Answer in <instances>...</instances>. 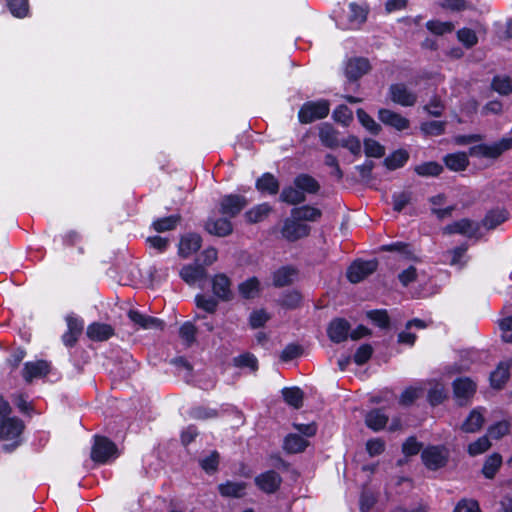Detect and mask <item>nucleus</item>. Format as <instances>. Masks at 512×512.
Instances as JSON below:
<instances>
[{"label": "nucleus", "instance_id": "41", "mask_svg": "<svg viewBox=\"0 0 512 512\" xmlns=\"http://www.w3.org/2000/svg\"><path fill=\"white\" fill-rule=\"evenodd\" d=\"M502 464V456L499 453H494L489 456L482 468V473L488 479L494 478L496 472Z\"/></svg>", "mask_w": 512, "mask_h": 512}, {"label": "nucleus", "instance_id": "10", "mask_svg": "<svg viewBox=\"0 0 512 512\" xmlns=\"http://www.w3.org/2000/svg\"><path fill=\"white\" fill-rule=\"evenodd\" d=\"M204 230L210 235L227 237L233 232L231 221L225 217L210 216L204 223Z\"/></svg>", "mask_w": 512, "mask_h": 512}, {"label": "nucleus", "instance_id": "12", "mask_svg": "<svg viewBox=\"0 0 512 512\" xmlns=\"http://www.w3.org/2000/svg\"><path fill=\"white\" fill-rule=\"evenodd\" d=\"M378 119L387 126L393 127L398 131H403L409 128L410 121L393 110L381 108L378 111Z\"/></svg>", "mask_w": 512, "mask_h": 512}, {"label": "nucleus", "instance_id": "4", "mask_svg": "<svg viewBox=\"0 0 512 512\" xmlns=\"http://www.w3.org/2000/svg\"><path fill=\"white\" fill-rule=\"evenodd\" d=\"M512 148V138H503L499 142L488 144H479L469 149L471 156L483 158H498L503 152Z\"/></svg>", "mask_w": 512, "mask_h": 512}, {"label": "nucleus", "instance_id": "8", "mask_svg": "<svg viewBox=\"0 0 512 512\" xmlns=\"http://www.w3.org/2000/svg\"><path fill=\"white\" fill-rule=\"evenodd\" d=\"M311 227L307 224L301 223L293 216L285 219L281 234L284 239L289 242H295L301 238L307 237L310 234Z\"/></svg>", "mask_w": 512, "mask_h": 512}, {"label": "nucleus", "instance_id": "46", "mask_svg": "<svg viewBox=\"0 0 512 512\" xmlns=\"http://www.w3.org/2000/svg\"><path fill=\"white\" fill-rule=\"evenodd\" d=\"M445 127L446 122L444 121H428L421 124L420 130L428 136H440L444 134Z\"/></svg>", "mask_w": 512, "mask_h": 512}, {"label": "nucleus", "instance_id": "59", "mask_svg": "<svg viewBox=\"0 0 512 512\" xmlns=\"http://www.w3.org/2000/svg\"><path fill=\"white\" fill-rule=\"evenodd\" d=\"M340 146L349 150L354 156L361 154V142L359 138L354 135H349L347 138L342 139Z\"/></svg>", "mask_w": 512, "mask_h": 512}, {"label": "nucleus", "instance_id": "9", "mask_svg": "<svg viewBox=\"0 0 512 512\" xmlns=\"http://www.w3.org/2000/svg\"><path fill=\"white\" fill-rule=\"evenodd\" d=\"M476 392V384L469 378H457L453 382L454 397L459 406L467 405Z\"/></svg>", "mask_w": 512, "mask_h": 512}, {"label": "nucleus", "instance_id": "39", "mask_svg": "<svg viewBox=\"0 0 512 512\" xmlns=\"http://www.w3.org/2000/svg\"><path fill=\"white\" fill-rule=\"evenodd\" d=\"M491 88L501 95L512 93V78L507 75H497L492 79Z\"/></svg>", "mask_w": 512, "mask_h": 512}, {"label": "nucleus", "instance_id": "40", "mask_svg": "<svg viewBox=\"0 0 512 512\" xmlns=\"http://www.w3.org/2000/svg\"><path fill=\"white\" fill-rule=\"evenodd\" d=\"M359 122L373 135H378L382 127L378 124L364 109L359 108L356 111Z\"/></svg>", "mask_w": 512, "mask_h": 512}, {"label": "nucleus", "instance_id": "64", "mask_svg": "<svg viewBox=\"0 0 512 512\" xmlns=\"http://www.w3.org/2000/svg\"><path fill=\"white\" fill-rule=\"evenodd\" d=\"M499 327L502 331L503 341L512 343V315L500 320Z\"/></svg>", "mask_w": 512, "mask_h": 512}, {"label": "nucleus", "instance_id": "27", "mask_svg": "<svg viewBox=\"0 0 512 512\" xmlns=\"http://www.w3.org/2000/svg\"><path fill=\"white\" fill-rule=\"evenodd\" d=\"M294 185L300 189L304 194H316L320 190V184L318 181L308 175V174H300L294 179Z\"/></svg>", "mask_w": 512, "mask_h": 512}, {"label": "nucleus", "instance_id": "18", "mask_svg": "<svg viewBox=\"0 0 512 512\" xmlns=\"http://www.w3.org/2000/svg\"><path fill=\"white\" fill-rule=\"evenodd\" d=\"M50 371L48 362L39 360L36 362H27L24 366L23 377L26 382L30 383L34 378L46 376Z\"/></svg>", "mask_w": 512, "mask_h": 512}, {"label": "nucleus", "instance_id": "55", "mask_svg": "<svg viewBox=\"0 0 512 512\" xmlns=\"http://www.w3.org/2000/svg\"><path fill=\"white\" fill-rule=\"evenodd\" d=\"M412 192L411 191H402L399 193H395L392 196L393 199V209L397 212H401L406 205H408L412 200Z\"/></svg>", "mask_w": 512, "mask_h": 512}, {"label": "nucleus", "instance_id": "21", "mask_svg": "<svg viewBox=\"0 0 512 512\" xmlns=\"http://www.w3.org/2000/svg\"><path fill=\"white\" fill-rule=\"evenodd\" d=\"M128 317L133 323L139 325L143 329L162 330L164 328V322L162 320L156 317L141 314L135 310H130L128 312Z\"/></svg>", "mask_w": 512, "mask_h": 512}, {"label": "nucleus", "instance_id": "1", "mask_svg": "<svg viewBox=\"0 0 512 512\" xmlns=\"http://www.w3.org/2000/svg\"><path fill=\"white\" fill-rule=\"evenodd\" d=\"M449 450L445 446H429L421 453V459L427 469L436 471L445 467L449 460Z\"/></svg>", "mask_w": 512, "mask_h": 512}, {"label": "nucleus", "instance_id": "24", "mask_svg": "<svg viewBox=\"0 0 512 512\" xmlns=\"http://www.w3.org/2000/svg\"><path fill=\"white\" fill-rule=\"evenodd\" d=\"M484 421L485 419L480 409H473L462 423L460 429L465 433H476L482 428Z\"/></svg>", "mask_w": 512, "mask_h": 512}, {"label": "nucleus", "instance_id": "56", "mask_svg": "<svg viewBox=\"0 0 512 512\" xmlns=\"http://www.w3.org/2000/svg\"><path fill=\"white\" fill-rule=\"evenodd\" d=\"M510 431V424L507 421H500L488 428V435L493 439H500Z\"/></svg>", "mask_w": 512, "mask_h": 512}, {"label": "nucleus", "instance_id": "29", "mask_svg": "<svg viewBox=\"0 0 512 512\" xmlns=\"http://www.w3.org/2000/svg\"><path fill=\"white\" fill-rule=\"evenodd\" d=\"M180 276L188 284H194L206 276V270L202 265H186L180 271Z\"/></svg>", "mask_w": 512, "mask_h": 512}, {"label": "nucleus", "instance_id": "31", "mask_svg": "<svg viewBox=\"0 0 512 512\" xmlns=\"http://www.w3.org/2000/svg\"><path fill=\"white\" fill-rule=\"evenodd\" d=\"M246 487L247 484L245 482L227 481L226 483L220 484L218 490L224 497L240 498L244 496Z\"/></svg>", "mask_w": 512, "mask_h": 512}, {"label": "nucleus", "instance_id": "43", "mask_svg": "<svg viewBox=\"0 0 512 512\" xmlns=\"http://www.w3.org/2000/svg\"><path fill=\"white\" fill-rule=\"evenodd\" d=\"M238 289L244 298H254L259 292V281L256 277L249 278L241 283Z\"/></svg>", "mask_w": 512, "mask_h": 512}, {"label": "nucleus", "instance_id": "13", "mask_svg": "<svg viewBox=\"0 0 512 512\" xmlns=\"http://www.w3.org/2000/svg\"><path fill=\"white\" fill-rule=\"evenodd\" d=\"M282 483L281 476L274 470L261 473L255 478L256 486L267 494L275 493Z\"/></svg>", "mask_w": 512, "mask_h": 512}, {"label": "nucleus", "instance_id": "30", "mask_svg": "<svg viewBox=\"0 0 512 512\" xmlns=\"http://www.w3.org/2000/svg\"><path fill=\"white\" fill-rule=\"evenodd\" d=\"M508 219V212L505 209L490 210L482 220V225L488 229H495Z\"/></svg>", "mask_w": 512, "mask_h": 512}, {"label": "nucleus", "instance_id": "14", "mask_svg": "<svg viewBox=\"0 0 512 512\" xmlns=\"http://www.w3.org/2000/svg\"><path fill=\"white\" fill-rule=\"evenodd\" d=\"M24 423L17 417H8L0 421V439L13 440L21 435Z\"/></svg>", "mask_w": 512, "mask_h": 512}, {"label": "nucleus", "instance_id": "50", "mask_svg": "<svg viewBox=\"0 0 512 512\" xmlns=\"http://www.w3.org/2000/svg\"><path fill=\"white\" fill-rule=\"evenodd\" d=\"M302 300V296L297 291H290L284 294L281 299L278 300L279 305L288 309L297 308Z\"/></svg>", "mask_w": 512, "mask_h": 512}, {"label": "nucleus", "instance_id": "49", "mask_svg": "<svg viewBox=\"0 0 512 512\" xmlns=\"http://www.w3.org/2000/svg\"><path fill=\"white\" fill-rule=\"evenodd\" d=\"M7 6L15 17H25L29 11L28 0H7Z\"/></svg>", "mask_w": 512, "mask_h": 512}, {"label": "nucleus", "instance_id": "38", "mask_svg": "<svg viewBox=\"0 0 512 512\" xmlns=\"http://www.w3.org/2000/svg\"><path fill=\"white\" fill-rule=\"evenodd\" d=\"M269 204H260L245 213L247 222L254 224L263 221L271 212Z\"/></svg>", "mask_w": 512, "mask_h": 512}, {"label": "nucleus", "instance_id": "22", "mask_svg": "<svg viewBox=\"0 0 512 512\" xmlns=\"http://www.w3.org/2000/svg\"><path fill=\"white\" fill-rule=\"evenodd\" d=\"M297 274L298 271L294 267H281L273 274V285L278 288L291 285L294 282Z\"/></svg>", "mask_w": 512, "mask_h": 512}, {"label": "nucleus", "instance_id": "11", "mask_svg": "<svg viewBox=\"0 0 512 512\" xmlns=\"http://www.w3.org/2000/svg\"><path fill=\"white\" fill-rule=\"evenodd\" d=\"M480 227L477 222H474L468 218L455 221L443 228L444 234H460L466 237H474L477 235Z\"/></svg>", "mask_w": 512, "mask_h": 512}, {"label": "nucleus", "instance_id": "61", "mask_svg": "<svg viewBox=\"0 0 512 512\" xmlns=\"http://www.w3.org/2000/svg\"><path fill=\"white\" fill-rule=\"evenodd\" d=\"M195 302L198 308L203 309L208 313H214L218 306V302L214 298L206 297L204 295H197Z\"/></svg>", "mask_w": 512, "mask_h": 512}, {"label": "nucleus", "instance_id": "63", "mask_svg": "<svg viewBox=\"0 0 512 512\" xmlns=\"http://www.w3.org/2000/svg\"><path fill=\"white\" fill-rule=\"evenodd\" d=\"M422 449V443L418 442L415 437H409L402 445V452L406 456L417 455Z\"/></svg>", "mask_w": 512, "mask_h": 512}, {"label": "nucleus", "instance_id": "33", "mask_svg": "<svg viewBox=\"0 0 512 512\" xmlns=\"http://www.w3.org/2000/svg\"><path fill=\"white\" fill-rule=\"evenodd\" d=\"M387 422L388 416L385 415L381 409H373L368 412L365 417L366 425L374 431L383 429Z\"/></svg>", "mask_w": 512, "mask_h": 512}, {"label": "nucleus", "instance_id": "44", "mask_svg": "<svg viewBox=\"0 0 512 512\" xmlns=\"http://www.w3.org/2000/svg\"><path fill=\"white\" fill-rule=\"evenodd\" d=\"M509 379V369L507 366L499 365L495 371L491 373L490 381L493 388L500 389Z\"/></svg>", "mask_w": 512, "mask_h": 512}, {"label": "nucleus", "instance_id": "58", "mask_svg": "<svg viewBox=\"0 0 512 512\" xmlns=\"http://www.w3.org/2000/svg\"><path fill=\"white\" fill-rule=\"evenodd\" d=\"M234 365L237 367H249L252 371L258 368L257 359L253 354L245 353L233 359Z\"/></svg>", "mask_w": 512, "mask_h": 512}, {"label": "nucleus", "instance_id": "7", "mask_svg": "<svg viewBox=\"0 0 512 512\" xmlns=\"http://www.w3.org/2000/svg\"><path fill=\"white\" fill-rule=\"evenodd\" d=\"M389 99L403 107H412L417 102V95L411 91L404 83H394L388 88Z\"/></svg>", "mask_w": 512, "mask_h": 512}, {"label": "nucleus", "instance_id": "45", "mask_svg": "<svg viewBox=\"0 0 512 512\" xmlns=\"http://www.w3.org/2000/svg\"><path fill=\"white\" fill-rule=\"evenodd\" d=\"M364 152L367 157L381 158L385 155V147L378 141L367 138L364 140Z\"/></svg>", "mask_w": 512, "mask_h": 512}, {"label": "nucleus", "instance_id": "48", "mask_svg": "<svg viewBox=\"0 0 512 512\" xmlns=\"http://www.w3.org/2000/svg\"><path fill=\"white\" fill-rule=\"evenodd\" d=\"M426 28L435 35H444L454 30V25L451 22H441L438 20H431L426 23Z\"/></svg>", "mask_w": 512, "mask_h": 512}, {"label": "nucleus", "instance_id": "15", "mask_svg": "<svg viewBox=\"0 0 512 512\" xmlns=\"http://www.w3.org/2000/svg\"><path fill=\"white\" fill-rule=\"evenodd\" d=\"M371 69L369 60L363 57L353 58L347 62L345 74L350 81H356Z\"/></svg>", "mask_w": 512, "mask_h": 512}, {"label": "nucleus", "instance_id": "35", "mask_svg": "<svg viewBox=\"0 0 512 512\" xmlns=\"http://www.w3.org/2000/svg\"><path fill=\"white\" fill-rule=\"evenodd\" d=\"M256 188L261 192H267L271 195H275L279 190V182L272 174L265 173L257 180Z\"/></svg>", "mask_w": 512, "mask_h": 512}, {"label": "nucleus", "instance_id": "23", "mask_svg": "<svg viewBox=\"0 0 512 512\" xmlns=\"http://www.w3.org/2000/svg\"><path fill=\"white\" fill-rule=\"evenodd\" d=\"M291 216L299 220L301 223L302 221L316 222L321 218L322 212L318 208L304 205L301 207L293 208L291 210Z\"/></svg>", "mask_w": 512, "mask_h": 512}, {"label": "nucleus", "instance_id": "37", "mask_svg": "<svg viewBox=\"0 0 512 512\" xmlns=\"http://www.w3.org/2000/svg\"><path fill=\"white\" fill-rule=\"evenodd\" d=\"M414 171L422 177H437L443 172V166L438 162L429 161L415 166Z\"/></svg>", "mask_w": 512, "mask_h": 512}, {"label": "nucleus", "instance_id": "20", "mask_svg": "<svg viewBox=\"0 0 512 512\" xmlns=\"http://www.w3.org/2000/svg\"><path fill=\"white\" fill-rule=\"evenodd\" d=\"M201 243L202 238L196 233H189L183 236L179 244L180 256L183 258H188L200 249Z\"/></svg>", "mask_w": 512, "mask_h": 512}, {"label": "nucleus", "instance_id": "25", "mask_svg": "<svg viewBox=\"0 0 512 512\" xmlns=\"http://www.w3.org/2000/svg\"><path fill=\"white\" fill-rule=\"evenodd\" d=\"M113 333V328L103 323H93L87 328V336L94 341H105L109 339Z\"/></svg>", "mask_w": 512, "mask_h": 512}, {"label": "nucleus", "instance_id": "17", "mask_svg": "<svg viewBox=\"0 0 512 512\" xmlns=\"http://www.w3.org/2000/svg\"><path fill=\"white\" fill-rule=\"evenodd\" d=\"M349 330L350 324L346 319L336 318L330 322L327 333L331 341L340 343L347 339Z\"/></svg>", "mask_w": 512, "mask_h": 512}, {"label": "nucleus", "instance_id": "34", "mask_svg": "<svg viewBox=\"0 0 512 512\" xmlns=\"http://www.w3.org/2000/svg\"><path fill=\"white\" fill-rule=\"evenodd\" d=\"M280 200L290 205H297L306 201V195L295 185L288 186L283 188Z\"/></svg>", "mask_w": 512, "mask_h": 512}, {"label": "nucleus", "instance_id": "3", "mask_svg": "<svg viewBox=\"0 0 512 512\" xmlns=\"http://www.w3.org/2000/svg\"><path fill=\"white\" fill-rule=\"evenodd\" d=\"M378 268L377 259L355 260L347 269L346 276L351 283H359L373 274Z\"/></svg>", "mask_w": 512, "mask_h": 512}, {"label": "nucleus", "instance_id": "32", "mask_svg": "<svg viewBox=\"0 0 512 512\" xmlns=\"http://www.w3.org/2000/svg\"><path fill=\"white\" fill-rule=\"evenodd\" d=\"M409 159V153L405 149H398L384 159V166L388 170H396L403 167Z\"/></svg>", "mask_w": 512, "mask_h": 512}, {"label": "nucleus", "instance_id": "16", "mask_svg": "<svg viewBox=\"0 0 512 512\" xmlns=\"http://www.w3.org/2000/svg\"><path fill=\"white\" fill-rule=\"evenodd\" d=\"M212 290L214 295L222 301H230L233 297L231 281L223 273L217 274L213 277Z\"/></svg>", "mask_w": 512, "mask_h": 512}, {"label": "nucleus", "instance_id": "47", "mask_svg": "<svg viewBox=\"0 0 512 512\" xmlns=\"http://www.w3.org/2000/svg\"><path fill=\"white\" fill-rule=\"evenodd\" d=\"M219 460V453L212 451L207 457L199 460V465L206 473L213 474L218 470Z\"/></svg>", "mask_w": 512, "mask_h": 512}, {"label": "nucleus", "instance_id": "51", "mask_svg": "<svg viewBox=\"0 0 512 512\" xmlns=\"http://www.w3.org/2000/svg\"><path fill=\"white\" fill-rule=\"evenodd\" d=\"M367 317L380 328H388L390 318L386 310H372L367 312Z\"/></svg>", "mask_w": 512, "mask_h": 512}, {"label": "nucleus", "instance_id": "62", "mask_svg": "<svg viewBox=\"0 0 512 512\" xmlns=\"http://www.w3.org/2000/svg\"><path fill=\"white\" fill-rule=\"evenodd\" d=\"M457 36L460 42L466 47L470 48L476 45L478 38L476 33L469 28H462L457 32Z\"/></svg>", "mask_w": 512, "mask_h": 512}, {"label": "nucleus", "instance_id": "42", "mask_svg": "<svg viewBox=\"0 0 512 512\" xmlns=\"http://www.w3.org/2000/svg\"><path fill=\"white\" fill-rule=\"evenodd\" d=\"M180 221L181 216L179 214L171 215L155 220L152 226L157 232H166L173 230Z\"/></svg>", "mask_w": 512, "mask_h": 512}, {"label": "nucleus", "instance_id": "2", "mask_svg": "<svg viewBox=\"0 0 512 512\" xmlns=\"http://www.w3.org/2000/svg\"><path fill=\"white\" fill-rule=\"evenodd\" d=\"M330 105L327 100L306 102L298 113L299 121L303 124L311 123L318 119L327 117Z\"/></svg>", "mask_w": 512, "mask_h": 512}, {"label": "nucleus", "instance_id": "54", "mask_svg": "<svg viewBox=\"0 0 512 512\" xmlns=\"http://www.w3.org/2000/svg\"><path fill=\"white\" fill-rule=\"evenodd\" d=\"M491 446V443L487 436H482L478 438L473 443L468 446V453L471 456H476L486 452Z\"/></svg>", "mask_w": 512, "mask_h": 512}, {"label": "nucleus", "instance_id": "26", "mask_svg": "<svg viewBox=\"0 0 512 512\" xmlns=\"http://www.w3.org/2000/svg\"><path fill=\"white\" fill-rule=\"evenodd\" d=\"M444 163L452 171H464L469 165V159L466 153L458 152L448 154L444 157Z\"/></svg>", "mask_w": 512, "mask_h": 512}, {"label": "nucleus", "instance_id": "6", "mask_svg": "<svg viewBox=\"0 0 512 512\" xmlns=\"http://www.w3.org/2000/svg\"><path fill=\"white\" fill-rule=\"evenodd\" d=\"M247 200L241 195H225L220 199L218 213L229 220L237 216L247 205Z\"/></svg>", "mask_w": 512, "mask_h": 512}, {"label": "nucleus", "instance_id": "52", "mask_svg": "<svg viewBox=\"0 0 512 512\" xmlns=\"http://www.w3.org/2000/svg\"><path fill=\"white\" fill-rule=\"evenodd\" d=\"M333 119L344 126H348L353 120V113L346 105H340L333 111Z\"/></svg>", "mask_w": 512, "mask_h": 512}, {"label": "nucleus", "instance_id": "5", "mask_svg": "<svg viewBox=\"0 0 512 512\" xmlns=\"http://www.w3.org/2000/svg\"><path fill=\"white\" fill-rule=\"evenodd\" d=\"M116 445L107 437L95 436L91 449V459L96 463H105L117 456Z\"/></svg>", "mask_w": 512, "mask_h": 512}, {"label": "nucleus", "instance_id": "19", "mask_svg": "<svg viewBox=\"0 0 512 512\" xmlns=\"http://www.w3.org/2000/svg\"><path fill=\"white\" fill-rule=\"evenodd\" d=\"M319 139L327 148L335 149L340 146L339 132L329 123H322L319 126Z\"/></svg>", "mask_w": 512, "mask_h": 512}, {"label": "nucleus", "instance_id": "36", "mask_svg": "<svg viewBox=\"0 0 512 512\" xmlns=\"http://www.w3.org/2000/svg\"><path fill=\"white\" fill-rule=\"evenodd\" d=\"M282 395L285 402L294 407L295 409H299L303 405L304 393L298 387L284 388L282 390Z\"/></svg>", "mask_w": 512, "mask_h": 512}, {"label": "nucleus", "instance_id": "57", "mask_svg": "<svg viewBox=\"0 0 512 512\" xmlns=\"http://www.w3.org/2000/svg\"><path fill=\"white\" fill-rule=\"evenodd\" d=\"M351 15L349 20L351 22H357L359 24H363L367 20L368 7L367 6H359L355 3L350 4Z\"/></svg>", "mask_w": 512, "mask_h": 512}, {"label": "nucleus", "instance_id": "53", "mask_svg": "<svg viewBox=\"0 0 512 512\" xmlns=\"http://www.w3.org/2000/svg\"><path fill=\"white\" fill-rule=\"evenodd\" d=\"M428 401L432 406L441 404L447 397L445 388L441 384H435L428 392Z\"/></svg>", "mask_w": 512, "mask_h": 512}, {"label": "nucleus", "instance_id": "28", "mask_svg": "<svg viewBox=\"0 0 512 512\" xmlns=\"http://www.w3.org/2000/svg\"><path fill=\"white\" fill-rule=\"evenodd\" d=\"M308 446V441L298 434H289L285 437L283 449L289 454L301 453Z\"/></svg>", "mask_w": 512, "mask_h": 512}, {"label": "nucleus", "instance_id": "60", "mask_svg": "<svg viewBox=\"0 0 512 512\" xmlns=\"http://www.w3.org/2000/svg\"><path fill=\"white\" fill-rule=\"evenodd\" d=\"M424 110L431 116L439 117L444 111V104L439 96H433L430 101L424 106Z\"/></svg>", "mask_w": 512, "mask_h": 512}]
</instances>
